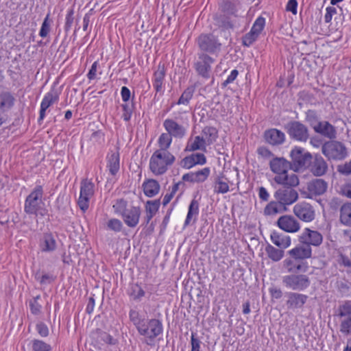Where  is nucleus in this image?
Instances as JSON below:
<instances>
[{
  "label": "nucleus",
  "mask_w": 351,
  "mask_h": 351,
  "mask_svg": "<svg viewBox=\"0 0 351 351\" xmlns=\"http://www.w3.org/2000/svg\"><path fill=\"white\" fill-rule=\"evenodd\" d=\"M129 317L138 333L143 336L144 342L149 346L154 345V339L162 332V322L157 319L145 320L141 318L139 313L134 309L130 310Z\"/></svg>",
  "instance_id": "obj_1"
},
{
  "label": "nucleus",
  "mask_w": 351,
  "mask_h": 351,
  "mask_svg": "<svg viewBox=\"0 0 351 351\" xmlns=\"http://www.w3.org/2000/svg\"><path fill=\"white\" fill-rule=\"evenodd\" d=\"M43 189L40 185H37L26 197L24 204V210L28 215L45 217L48 214V210L45 206L43 200Z\"/></svg>",
  "instance_id": "obj_2"
},
{
  "label": "nucleus",
  "mask_w": 351,
  "mask_h": 351,
  "mask_svg": "<svg viewBox=\"0 0 351 351\" xmlns=\"http://www.w3.org/2000/svg\"><path fill=\"white\" fill-rule=\"evenodd\" d=\"M175 157L169 152L155 151L149 160V169L156 176L165 173L169 165H172Z\"/></svg>",
  "instance_id": "obj_3"
},
{
  "label": "nucleus",
  "mask_w": 351,
  "mask_h": 351,
  "mask_svg": "<svg viewBox=\"0 0 351 351\" xmlns=\"http://www.w3.org/2000/svg\"><path fill=\"white\" fill-rule=\"evenodd\" d=\"M322 149L323 154L328 160H341L348 155L346 146L342 143L336 141L324 143Z\"/></svg>",
  "instance_id": "obj_4"
},
{
  "label": "nucleus",
  "mask_w": 351,
  "mask_h": 351,
  "mask_svg": "<svg viewBox=\"0 0 351 351\" xmlns=\"http://www.w3.org/2000/svg\"><path fill=\"white\" fill-rule=\"evenodd\" d=\"M95 194L94 184L87 180L82 181L80 184V196L77 199V205L80 210L85 213L89 208L91 199Z\"/></svg>",
  "instance_id": "obj_5"
},
{
  "label": "nucleus",
  "mask_w": 351,
  "mask_h": 351,
  "mask_svg": "<svg viewBox=\"0 0 351 351\" xmlns=\"http://www.w3.org/2000/svg\"><path fill=\"white\" fill-rule=\"evenodd\" d=\"M292 166L295 170H300L306 167L311 162L312 156L301 147H294L291 153Z\"/></svg>",
  "instance_id": "obj_6"
},
{
  "label": "nucleus",
  "mask_w": 351,
  "mask_h": 351,
  "mask_svg": "<svg viewBox=\"0 0 351 351\" xmlns=\"http://www.w3.org/2000/svg\"><path fill=\"white\" fill-rule=\"evenodd\" d=\"M282 282L287 287L293 290L302 291L310 285L308 277L304 274H292L283 277Z\"/></svg>",
  "instance_id": "obj_7"
},
{
  "label": "nucleus",
  "mask_w": 351,
  "mask_h": 351,
  "mask_svg": "<svg viewBox=\"0 0 351 351\" xmlns=\"http://www.w3.org/2000/svg\"><path fill=\"white\" fill-rule=\"evenodd\" d=\"M163 127L167 133L172 137L182 138L186 134L188 129L187 123H178L173 119H166L163 122Z\"/></svg>",
  "instance_id": "obj_8"
},
{
  "label": "nucleus",
  "mask_w": 351,
  "mask_h": 351,
  "mask_svg": "<svg viewBox=\"0 0 351 351\" xmlns=\"http://www.w3.org/2000/svg\"><path fill=\"white\" fill-rule=\"evenodd\" d=\"M293 213L302 221L311 222L315 219V212L313 206L305 202L296 204Z\"/></svg>",
  "instance_id": "obj_9"
},
{
  "label": "nucleus",
  "mask_w": 351,
  "mask_h": 351,
  "mask_svg": "<svg viewBox=\"0 0 351 351\" xmlns=\"http://www.w3.org/2000/svg\"><path fill=\"white\" fill-rule=\"evenodd\" d=\"M298 240L301 243L306 244L310 247L311 245L319 246L322 243L323 237L318 231L306 228L298 236Z\"/></svg>",
  "instance_id": "obj_10"
},
{
  "label": "nucleus",
  "mask_w": 351,
  "mask_h": 351,
  "mask_svg": "<svg viewBox=\"0 0 351 351\" xmlns=\"http://www.w3.org/2000/svg\"><path fill=\"white\" fill-rule=\"evenodd\" d=\"M274 197L282 205H290L298 198V193L293 189L284 188L276 191Z\"/></svg>",
  "instance_id": "obj_11"
},
{
  "label": "nucleus",
  "mask_w": 351,
  "mask_h": 351,
  "mask_svg": "<svg viewBox=\"0 0 351 351\" xmlns=\"http://www.w3.org/2000/svg\"><path fill=\"white\" fill-rule=\"evenodd\" d=\"M278 226L283 231L289 233L298 232L300 229V223L291 215H283L277 221Z\"/></svg>",
  "instance_id": "obj_12"
},
{
  "label": "nucleus",
  "mask_w": 351,
  "mask_h": 351,
  "mask_svg": "<svg viewBox=\"0 0 351 351\" xmlns=\"http://www.w3.org/2000/svg\"><path fill=\"white\" fill-rule=\"evenodd\" d=\"M198 45L203 51L210 53L215 52L219 49L220 44L213 35L202 34L198 38Z\"/></svg>",
  "instance_id": "obj_13"
},
{
  "label": "nucleus",
  "mask_w": 351,
  "mask_h": 351,
  "mask_svg": "<svg viewBox=\"0 0 351 351\" xmlns=\"http://www.w3.org/2000/svg\"><path fill=\"white\" fill-rule=\"evenodd\" d=\"M141 215V208L138 206H130L123 213L122 219L124 223L130 228L136 227Z\"/></svg>",
  "instance_id": "obj_14"
},
{
  "label": "nucleus",
  "mask_w": 351,
  "mask_h": 351,
  "mask_svg": "<svg viewBox=\"0 0 351 351\" xmlns=\"http://www.w3.org/2000/svg\"><path fill=\"white\" fill-rule=\"evenodd\" d=\"M206 163V156L202 153H195L184 157L180 161V166L184 169H189L196 165H204Z\"/></svg>",
  "instance_id": "obj_15"
},
{
  "label": "nucleus",
  "mask_w": 351,
  "mask_h": 351,
  "mask_svg": "<svg viewBox=\"0 0 351 351\" xmlns=\"http://www.w3.org/2000/svg\"><path fill=\"white\" fill-rule=\"evenodd\" d=\"M210 174L209 167H204L195 172H190L183 175L182 180L193 183H202L207 180Z\"/></svg>",
  "instance_id": "obj_16"
},
{
  "label": "nucleus",
  "mask_w": 351,
  "mask_h": 351,
  "mask_svg": "<svg viewBox=\"0 0 351 351\" xmlns=\"http://www.w3.org/2000/svg\"><path fill=\"white\" fill-rule=\"evenodd\" d=\"M106 167L109 173L115 176L119 173L120 169V155L119 152L116 151H111L106 157Z\"/></svg>",
  "instance_id": "obj_17"
},
{
  "label": "nucleus",
  "mask_w": 351,
  "mask_h": 351,
  "mask_svg": "<svg viewBox=\"0 0 351 351\" xmlns=\"http://www.w3.org/2000/svg\"><path fill=\"white\" fill-rule=\"evenodd\" d=\"M58 99L59 96L54 90H51L45 95L40 104L39 121L44 119L47 109L53 104L57 103Z\"/></svg>",
  "instance_id": "obj_18"
},
{
  "label": "nucleus",
  "mask_w": 351,
  "mask_h": 351,
  "mask_svg": "<svg viewBox=\"0 0 351 351\" xmlns=\"http://www.w3.org/2000/svg\"><path fill=\"white\" fill-rule=\"evenodd\" d=\"M289 135L297 141H305L308 138V131L306 128L298 123H292L289 127Z\"/></svg>",
  "instance_id": "obj_19"
},
{
  "label": "nucleus",
  "mask_w": 351,
  "mask_h": 351,
  "mask_svg": "<svg viewBox=\"0 0 351 351\" xmlns=\"http://www.w3.org/2000/svg\"><path fill=\"white\" fill-rule=\"evenodd\" d=\"M327 187V183L322 179L312 180L307 184L308 197L324 194L326 191Z\"/></svg>",
  "instance_id": "obj_20"
},
{
  "label": "nucleus",
  "mask_w": 351,
  "mask_h": 351,
  "mask_svg": "<svg viewBox=\"0 0 351 351\" xmlns=\"http://www.w3.org/2000/svg\"><path fill=\"white\" fill-rule=\"evenodd\" d=\"M288 254L295 260L306 259L311 256L312 249L306 244L298 245L288 251Z\"/></svg>",
  "instance_id": "obj_21"
},
{
  "label": "nucleus",
  "mask_w": 351,
  "mask_h": 351,
  "mask_svg": "<svg viewBox=\"0 0 351 351\" xmlns=\"http://www.w3.org/2000/svg\"><path fill=\"white\" fill-rule=\"evenodd\" d=\"M269 166L272 172L280 176L288 172L290 164L284 158H275L270 161Z\"/></svg>",
  "instance_id": "obj_22"
},
{
  "label": "nucleus",
  "mask_w": 351,
  "mask_h": 351,
  "mask_svg": "<svg viewBox=\"0 0 351 351\" xmlns=\"http://www.w3.org/2000/svg\"><path fill=\"white\" fill-rule=\"evenodd\" d=\"M232 184L224 176H217L213 182V192L216 194H224L230 191Z\"/></svg>",
  "instance_id": "obj_23"
},
{
  "label": "nucleus",
  "mask_w": 351,
  "mask_h": 351,
  "mask_svg": "<svg viewBox=\"0 0 351 351\" xmlns=\"http://www.w3.org/2000/svg\"><path fill=\"white\" fill-rule=\"evenodd\" d=\"M213 59L207 55L199 56V60L196 63V70L203 77H207L210 70V64Z\"/></svg>",
  "instance_id": "obj_24"
},
{
  "label": "nucleus",
  "mask_w": 351,
  "mask_h": 351,
  "mask_svg": "<svg viewBox=\"0 0 351 351\" xmlns=\"http://www.w3.org/2000/svg\"><path fill=\"white\" fill-rule=\"evenodd\" d=\"M39 246L41 251L45 252L54 251L57 246L54 235L51 233H45L40 240Z\"/></svg>",
  "instance_id": "obj_25"
},
{
  "label": "nucleus",
  "mask_w": 351,
  "mask_h": 351,
  "mask_svg": "<svg viewBox=\"0 0 351 351\" xmlns=\"http://www.w3.org/2000/svg\"><path fill=\"white\" fill-rule=\"evenodd\" d=\"M270 239L274 245L282 250L288 248L291 244L289 236L275 231L271 233Z\"/></svg>",
  "instance_id": "obj_26"
},
{
  "label": "nucleus",
  "mask_w": 351,
  "mask_h": 351,
  "mask_svg": "<svg viewBox=\"0 0 351 351\" xmlns=\"http://www.w3.org/2000/svg\"><path fill=\"white\" fill-rule=\"evenodd\" d=\"M206 145L202 139V136L199 135L191 137L189 139L185 147V152H195L197 150H201L206 152Z\"/></svg>",
  "instance_id": "obj_27"
},
{
  "label": "nucleus",
  "mask_w": 351,
  "mask_h": 351,
  "mask_svg": "<svg viewBox=\"0 0 351 351\" xmlns=\"http://www.w3.org/2000/svg\"><path fill=\"white\" fill-rule=\"evenodd\" d=\"M328 165L320 156H316L311 166V171L316 176H321L326 173Z\"/></svg>",
  "instance_id": "obj_28"
},
{
  "label": "nucleus",
  "mask_w": 351,
  "mask_h": 351,
  "mask_svg": "<svg viewBox=\"0 0 351 351\" xmlns=\"http://www.w3.org/2000/svg\"><path fill=\"white\" fill-rule=\"evenodd\" d=\"M274 180L276 183L289 186H295L299 184V179L294 173H283L282 175L276 176Z\"/></svg>",
  "instance_id": "obj_29"
},
{
  "label": "nucleus",
  "mask_w": 351,
  "mask_h": 351,
  "mask_svg": "<svg viewBox=\"0 0 351 351\" xmlns=\"http://www.w3.org/2000/svg\"><path fill=\"white\" fill-rule=\"evenodd\" d=\"M265 138L266 141L271 145H279L285 141V136L281 131L271 129L265 132Z\"/></svg>",
  "instance_id": "obj_30"
},
{
  "label": "nucleus",
  "mask_w": 351,
  "mask_h": 351,
  "mask_svg": "<svg viewBox=\"0 0 351 351\" xmlns=\"http://www.w3.org/2000/svg\"><path fill=\"white\" fill-rule=\"evenodd\" d=\"M199 215V204L195 199H193L189 206L186 217L184 226H188L191 223H195Z\"/></svg>",
  "instance_id": "obj_31"
},
{
  "label": "nucleus",
  "mask_w": 351,
  "mask_h": 351,
  "mask_svg": "<svg viewBox=\"0 0 351 351\" xmlns=\"http://www.w3.org/2000/svg\"><path fill=\"white\" fill-rule=\"evenodd\" d=\"M199 136H202V139L206 145H210L217 140L218 132L215 128L207 126L202 130Z\"/></svg>",
  "instance_id": "obj_32"
},
{
  "label": "nucleus",
  "mask_w": 351,
  "mask_h": 351,
  "mask_svg": "<svg viewBox=\"0 0 351 351\" xmlns=\"http://www.w3.org/2000/svg\"><path fill=\"white\" fill-rule=\"evenodd\" d=\"M144 193L149 197L156 195L160 191V184L153 179L147 180L143 184Z\"/></svg>",
  "instance_id": "obj_33"
},
{
  "label": "nucleus",
  "mask_w": 351,
  "mask_h": 351,
  "mask_svg": "<svg viewBox=\"0 0 351 351\" xmlns=\"http://www.w3.org/2000/svg\"><path fill=\"white\" fill-rule=\"evenodd\" d=\"M307 300V296L297 293H289L288 294L287 304L292 308L302 307Z\"/></svg>",
  "instance_id": "obj_34"
},
{
  "label": "nucleus",
  "mask_w": 351,
  "mask_h": 351,
  "mask_svg": "<svg viewBox=\"0 0 351 351\" xmlns=\"http://www.w3.org/2000/svg\"><path fill=\"white\" fill-rule=\"evenodd\" d=\"M15 99L9 92H3L0 93V111L6 112L11 109L14 106Z\"/></svg>",
  "instance_id": "obj_35"
},
{
  "label": "nucleus",
  "mask_w": 351,
  "mask_h": 351,
  "mask_svg": "<svg viewBox=\"0 0 351 351\" xmlns=\"http://www.w3.org/2000/svg\"><path fill=\"white\" fill-rule=\"evenodd\" d=\"M160 200H149L145 204V223L148 224L153 217L157 213L160 207Z\"/></svg>",
  "instance_id": "obj_36"
},
{
  "label": "nucleus",
  "mask_w": 351,
  "mask_h": 351,
  "mask_svg": "<svg viewBox=\"0 0 351 351\" xmlns=\"http://www.w3.org/2000/svg\"><path fill=\"white\" fill-rule=\"evenodd\" d=\"M315 132L327 136L334 138L335 136V130L332 125L328 122H319L314 127Z\"/></svg>",
  "instance_id": "obj_37"
},
{
  "label": "nucleus",
  "mask_w": 351,
  "mask_h": 351,
  "mask_svg": "<svg viewBox=\"0 0 351 351\" xmlns=\"http://www.w3.org/2000/svg\"><path fill=\"white\" fill-rule=\"evenodd\" d=\"M165 76V70L164 66H158V69L154 73V87L156 91H160L162 89L163 81Z\"/></svg>",
  "instance_id": "obj_38"
},
{
  "label": "nucleus",
  "mask_w": 351,
  "mask_h": 351,
  "mask_svg": "<svg viewBox=\"0 0 351 351\" xmlns=\"http://www.w3.org/2000/svg\"><path fill=\"white\" fill-rule=\"evenodd\" d=\"M340 221L345 226L351 227V204H346L340 209Z\"/></svg>",
  "instance_id": "obj_39"
},
{
  "label": "nucleus",
  "mask_w": 351,
  "mask_h": 351,
  "mask_svg": "<svg viewBox=\"0 0 351 351\" xmlns=\"http://www.w3.org/2000/svg\"><path fill=\"white\" fill-rule=\"evenodd\" d=\"M172 138L173 137L168 133H162L160 134L158 140L160 149H157V151L169 152L168 149L172 143Z\"/></svg>",
  "instance_id": "obj_40"
},
{
  "label": "nucleus",
  "mask_w": 351,
  "mask_h": 351,
  "mask_svg": "<svg viewBox=\"0 0 351 351\" xmlns=\"http://www.w3.org/2000/svg\"><path fill=\"white\" fill-rule=\"evenodd\" d=\"M266 252L269 258L274 261H279L284 256L282 249H277L271 245L266 247Z\"/></svg>",
  "instance_id": "obj_41"
},
{
  "label": "nucleus",
  "mask_w": 351,
  "mask_h": 351,
  "mask_svg": "<svg viewBox=\"0 0 351 351\" xmlns=\"http://www.w3.org/2000/svg\"><path fill=\"white\" fill-rule=\"evenodd\" d=\"M51 23H52V21L49 18V14H47L42 23V25H41V27H40V29L39 32V36L40 37L45 38L48 36V34H49V32L51 31Z\"/></svg>",
  "instance_id": "obj_42"
},
{
  "label": "nucleus",
  "mask_w": 351,
  "mask_h": 351,
  "mask_svg": "<svg viewBox=\"0 0 351 351\" xmlns=\"http://www.w3.org/2000/svg\"><path fill=\"white\" fill-rule=\"evenodd\" d=\"M33 351H50L51 346L50 345L46 343L45 342L38 340V339H33L30 342Z\"/></svg>",
  "instance_id": "obj_43"
},
{
  "label": "nucleus",
  "mask_w": 351,
  "mask_h": 351,
  "mask_svg": "<svg viewBox=\"0 0 351 351\" xmlns=\"http://www.w3.org/2000/svg\"><path fill=\"white\" fill-rule=\"evenodd\" d=\"M280 204L276 202H269L264 209L265 215H274L280 212Z\"/></svg>",
  "instance_id": "obj_44"
},
{
  "label": "nucleus",
  "mask_w": 351,
  "mask_h": 351,
  "mask_svg": "<svg viewBox=\"0 0 351 351\" xmlns=\"http://www.w3.org/2000/svg\"><path fill=\"white\" fill-rule=\"evenodd\" d=\"M194 93V89L191 87L187 88L182 94L177 104L178 105H187L191 99Z\"/></svg>",
  "instance_id": "obj_45"
},
{
  "label": "nucleus",
  "mask_w": 351,
  "mask_h": 351,
  "mask_svg": "<svg viewBox=\"0 0 351 351\" xmlns=\"http://www.w3.org/2000/svg\"><path fill=\"white\" fill-rule=\"evenodd\" d=\"M265 25V19L262 16L258 17L254 21L251 31L260 35Z\"/></svg>",
  "instance_id": "obj_46"
},
{
  "label": "nucleus",
  "mask_w": 351,
  "mask_h": 351,
  "mask_svg": "<svg viewBox=\"0 0 351 351\" xmlns=\"http://www.w3.org/2000/svg\"><path fill=\"white\" fill-rule=\"evenodd\" d=\"M259 36L250 30L243 37L242 43L245 47H250L257 40Z\"/></svg>",
  "instance_id": "obj_47"
},
{
  "label": "nucleus",
  "mask_w": 351,
  "mask_h": 351,
  "mask_svg": "<svg viewBox=\"0 0 351 351\" xmlns=\"http://www.w3.org/2000/svg\"><path fill=\"white\" fill-rule=\"evenodd\" d=\"M113 208L116 213L122 216L123 213H125L128 208L127 207V202L123 199H118L113 205Z\"/></svg>",
  "instance_id": "obj_48"
},
{
  "label": "nucleus",
  "mask_w": 351,
  "mask_h": 351,
  "mask_svg": "<svg viewBox=\"0 0 351 351\" xmlns=\"http://www.w3.org/2000/svg\"><path fill=\"white\" fill-rule=\"evenodd\" d=\"M107 226L108 229L118 232L121 230L123 223L119 219L113 218L108 220L107 222Z\"/></svg>",
  "instance_id": "obj_49"
},
{
  "label": "nucleus",
  "mask_w": 351,
  "mask_h": 351,
  "mask_svg": "<svg viewBox=\"0 0 351 351\" xmlns=\"http://www.w3.org/2000/svg\"><path fill=\"white\" fill-rule=\"evenodd\" d=\"M340 331L346 335L351 334V316L343 319L340 325Z\"/></svg>",
  "instance_id": "obj_50"
},
{
  "label": "nucleus",
  "mask_w": 351,
  "mask_h": 351,
  "mask_svg": "<svg viewBox=\"0 0 351 351\" xmlns=\"http://www.w3.org/2000/svg\"><path fill=\"white\" fill-rule=\"evenodd\" d=\"M337 171L345 176L351 174V160L337 167Z\"/></svg>",
  "instance_id": "obj_51"
},
{
  "label": "nucleus",
  "mask_w": 351,
  "mask_h": 351,
  "mask_svg": "<svg viewBox=\"0 0 351 351\" xmlns=\"http://www.w3.org/2000/svg\"><path fill=\"white\" fill-rule=\"evenodd\" d=\"M339 315L341 317H348L351 316V303L346 302L340 307Z\"/></svg>",
  "instance_id": "obj_52"
},
{
  "label": "nucleus",
  "mask_w": 351,
  "mask_h": 351,
  "mask_svg": "<svg viewBox=\"0 0 351 351\" xmlns=\"http://www.w3.org/2000/svg\"><path fill=\"white\" fill-rule=\"evenodd\" d=\"M36 330L38 333L43 337H45L49 335V328L44 323H38L36 324Z\"/></svg>",
  "instance_id": "obj_53"
},
{
  "label": "nucleus",
  "mask_w": 351,
  "mask_h": 351,
  "mask_svg": "<svg viewBox=\"0 0 351 351\" xmlns=\"http://www.w3.org/2000/svg\"><path fill=\"white\" fill-rule=\"evenodd\" d=\"M98 66L99 63L97 61H95L93 63L88 73H87V77L89 80H93L95 79Z\"/></svg>",
  "instance_id": "obj_54"
},
{
  "label": "nucleus",
  "mask_w": 351,
  "mask_h": 351,
  "mask_svg": "<svg viewBox=\"0 0 351 351\" xmlns=\"http://www.w3.org/2000/svg\"><path fill=\"white\" fill-rule=\"evenodd\" d=\"M295 261L291 258H286L283 261V266L289 272H293L295 271Z\"/></svg>",
  "instance_id": "obj_55"
},
{
  "label": "nucleus",
  "mask_w": 351,
  "mask_h": 351,
  "mask_svg": "<svg viewBox=\"0 0 351 351\" xmlns=\"http://www.w3.org/2000/svg\"><path fill=\"white\" fill-rule=\"evenodd\" d=\"M337 12L336 8L334 7H328L326 9V14L324 15V21L326 23H329L332 18V16Z\"/></svg>",
  "instance_id": "obj_56"
},
{
  "label": "nucleus",
  "mask_w": 351,
  "mask_h": 351,
  "mask_svg": "<svg viewBox=\"0 0 351 351\" xmlns=\"http://www.w3.org/2000/svg\"><path fill=\"white\" fill-rule=\"evenodd\" d=\"M298 2L296 0H289L286 10L287 11L291 12L293 14H297Z\"/></svg>",
  "instance_id": "obj_57"
},
{
  "label": "nucleus",
  "mask_w": 351,
  "mask_h": 351,
  "mask_svg": "<svg viewBox=\"0 0 351 351\" xmlns=\"http://www.w3.org/2000/svg\"><path fill=\"white\" fill-rule=\"evenodd\" d=\"M121 107L123 110L122 118L124 121H128L131 119L132 110L127 104H123Z\"/></svg>",
  "instance_id": "obj_58"
},
{
  "label": "nucleus",
  "mask_w": 351,
  "mask_h": 351,
  "mask_svg": "<svg viewBox=\"0 0 351 351\" xmlns=\"http://www.w3.org/2000/svg\"><path fill=\"white\" fill-rule=\"evenodd\" d=\"M36 279L40 284L49 283L51 280V276L47 275V274H37L36 275Z\"/></svg>",
  "instance_id": "obj_59"
},
{
  "label": "nucleus",
  "mask_w": 351,
  "mask_h": 351,
  "mask_svg": "<svg viewBox=\"0 0 351 351\" xmlns=\"http://www.w3.org/2000/svg\"><path fill=\"white\" fill-rule=\"evenodd\" d=\"M238 71L236 69L232 70L230 75L228 76L227 79L223 82V86H226L230 83H232L238 75Z\"/></svg>",
  "instance_id": "obj_60"
},
{
  "label": "nucleus",
  "mask_w": 351,
  "mask_h": 351,
  "mask_svg": "<svg viewBox=\"0 0 351 351\" xmlns=\"http://www.w3.org/2000/svg\"><path fill=\"white\" fill-rule=\"evenodd\" d=\"M223 10L226 14H233L236 12L235 7L230 2H226L223 5Z\"/></svg>",
  "instance_id": "obj_61"
},
{
  "label": "nucleus",
  "mask_w": 351,
  "mask_h": 351,
  "mask_svg": "<svg viewBox=\"0 0 351 351\" xmlns=\"http://www.w3.org/2000/svg\"><path fill=\"white\" fill-rule=\"evenodd\" d=\"M191 351H199L200 348V341L199 339L195 337V335L192 334L191 335Z\"/></svg>",
  "instance_id": "obj_62"
},
{
  "label": "nucleus",
  "mask_w": 351,
  "mask_h": 351,
  "mask_svg": "<svg viewBox=\"0 0 351 351\" xmlns=\"http://www.w3.org/2000/svg\"><path fill=\"white\" fill-rule=\"evenodd\" d=\"M269 293L272 298L280 299L282 296V291L277 287H271L269 289Z\"/></svg>",
  "instance_id": "obj_63"
},
{
  "label": "nucleus",
  "mask_w": 351,
  "mask_h": 351,
  "mask_svg": "<svg viewBox=\"0 0 351 351\" xmlns=\"http://www.w3.org/2000/svg\"><path fill=\"white\" fill-rule=\"evenodd\" d=\"M122 100L125 102L128 101L130 98V90L126 86H123L121 90Z\"/></svg>",
  "instance_id": "obj_64"
}]
</instances>
